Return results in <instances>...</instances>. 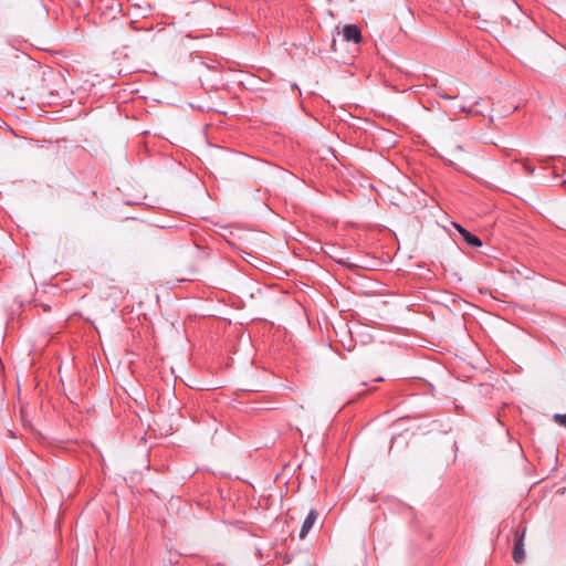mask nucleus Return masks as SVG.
Listing matches in <instances>:
<instances>
[{
  "label": "nucleus",
  "mask_w": 566,
  "mask_h": 566,
  "mask_svg": "<svg viewBox=\"0 0 566 566\" xmlns=\"http://www.w3.org/2000/svg\"><path fill=\"white\" fill-rule=\"evenodd\" d=\"M526 533V526H520L514 533V547H513V559L515 563H521L525 558L524 538Z\"/></svg>",
  "instance_id": "obj_1"
},
{
  "label": "nucleus",
  "mask_w": 566,
  "mask_h": 566,
  "mask_svg": "<svg viewBox=\"0 0 566 566\" xmlns=\"http://www.w3.org/2000/svg\"><path fill=\"white\" fill-rule=\"evenodd\" d=\"M343 39L346 42H353L355 44H358L361 42V32L359 28L355 24H347L343 29Z\"/></svg>",
  "instance_id": "obj_2"
},
{
  "label": "nucleus",
  "mask_w": 566,
  "mask_h": 566,
  "mask_svg": "<svg viewBox=\"0 0 566 566\" xmlns=\"http://www.w3.org/2000/svg\"><path fill=\"white\" fill-rule=\"evenodd\" d=\"M454 226H455V229H458L459 233L461 234L463 241L468 245H471L473 248L482 247V240L478 235L471 233L469 230L463 228L461 224L454 223Z\"/></svg>",
  "instance_id": "obj_3"
},
{
  "label": "nucleus",
  "mask_w": 566,
  "mask_h": 566,
  "mask_svg": "<svg viewBox=\"0 0 566 566\" xmlns=\"http://www.w3.org/2000/svg\"><path fill=\"white\" fill-rule=\"evenodd\" d=\"M317 511L315 509H312L307 516L305 517L303 524H302V527H301V531H300V538H304L308 533L310 531L312 530L313 525L315 524L316 520H317Z\"/></svg>",
  "instance_id": "obj_4"
},
{
  "label": "nucleus",
  "mask_w": 566,
  "mask_h": 566,
  "mask_svg": "<svg viewBox=\"0 0 566 566\" xmlns=\"http://www.w3.org/2000/svg\"><path fill=\"white\" fill-rule=\"evenodd\" d=\"M554 420L560 426H566V413H555Z\"/></svg>",
  "instance_id": "obj_5"
},
{
  "label": "nucleus",
  "mask_w": 566,
  "mask_h": 566,
  "mask_svg": "<svg viewBox=\"0 0 566 566\" xmlns=\"http://www.w3.org/2000/svg\"><path fill=\"white\" fill-rule=\"evenodd\" d=\"M524 167H525V170H526L530 175H532V174L534 172V168H533V167H530V166H527V165H525Z\"/></svg>",
  "instance_id": "obj_6"
},
{
  "label": "nucleus",
  "mask_w": 566,
  "mask_h": 566,
  "mask_svg": "<svg viewBox=\"0 0 566 566\" xmlns=\"http://www.w3.org/2000/svg\"><path fill=\"white\" fill-rule=\"evenodd\" d=\"M459 111H461V112H469V113H471V111L467 109V107H465V106H463V105H460V106H459Z\"/></svg>",
  "instance_id": "obj_7"
},
{
  "label": "nucleus",
  "mask_w": 566,
  "mask_h": 566,
  "mask_svg": "<svg viewBox=\"0 0 566 566\" xmlns=\"http://www.w3.org/2000/svg\"><path fill=\"white\" fill-rule=\"evenodd\" d=\"M457 149L462 150V146L458 145Z\"/></svg>",
  "instance_id": "obj_8"
}]
</instances>
